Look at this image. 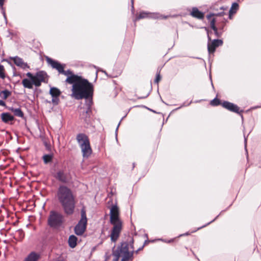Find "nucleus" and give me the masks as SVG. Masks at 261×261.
Segmentation results:
<instances>
[{
	"label": "nucleus",
	"instance_id": "obj_12",
	"mask_svg": "<svg viewBox=\"0 0 261 261\" xmlns=\"http://www.w3.org/2000/svg\"><path fill=\"white\" fill-rule=\"evenodd\" d=\"M222 106L225 108V109L233 112H236L237 113H240V108L238 107L237 105L228 102V101H224L222 103Z\"/></svg>",
	"mask_w": 261,
	"mask_h": 261
},
{
	"label": "nucleus",
	"instance_id": "obj_4",
	"mask_svg": "<svg viewBox=\"0 0 261 261\" xmlns=\"http://www.w3.org/2000/svg\"><path fill=\"white\" fill-rule=\"evenodd\" d=\"M76 140L81 149L83 156L84 158H89L92 150L88 137L84 134H79L76 136Z\"/></svg>",
	"mask_w": 261,
	"mask_h": 261
},
{
	"label": "nucleus",
	"instance_id": "obj_14",
	"mask_svg": "<svg viewBox=\"0 0 261 261\" xmlns=\"http://www.w3.org/2000/svg\"><path fill=\"white\" fill-rule=\"evenodd\" d=\"M55 177L58 180L64 183L67 182L68 180L67 175L63 171L57 172Z\"/></svg>",
	"mask_w": 261,
	"mask_h": 261
},
{
	"label": "nucleus",
	"instance_id": "obj_7",
	"mask_svg": "<svg viewBox=\"0 0 261 261\" xmlns=\"http://www.w3.org/2000/svg\"><path fill=\"white\" fill-rule=\"evenodd\" d=\"M48 224L51 227H56L61 225L63 222V216L57 212H50L48 218Z\"/></svg>",
	"mask_w": 261,
	"mask_h": 261
},
{
	"label": "nucleus",
	"instance_id": "obj_39",
	"mask_svg": "<svg viewBox=\"0 0 261 261\" xmlns=\"http://www.w3.org/2000/svg\"><path fill=\"white\" fill-rule=\"evenodd\" d=\"M135 163L133 164V168L135 167Z\"/></svg>",
	"mask_w": 261,
	"mask_h": 261
},
{
	"label": "nucleus",
	"instance_id": "obj_21",
	"mask_svg": "<svg viewBox=\"0 0 261 261\" xmlns=\"http://www.w3.org/2000/svg\"><path fill=\"white\" fill-rule=\"evenodd\" d=\"M76 242L77 238L75 236L71 235L69 237L68 239V244L69 246L71 248H73L76 246L77 244Z\"/></svg>",
	"mask_w": 261,
	"mask_h": 261
},
{
	"label": "nucleus",
	"instance_id": "obj_33",
	"mask_svg": "<svg viewBox=\"0 0 261 261\" xmlns=\"http://www.w3.org/2000/svg\"><path fill=\"white\" fill-rule=\"evenodd\" d=\"M219 21H220L223 23H225V22L226 21V20L224 18L221 17L220 18Z\"/></svg>",
	"mask_w": 261,
	"mask_h": 261
},
{
	"label": "nucleus",
	"instance_id": "obj_22",
	"mask_svg": "<svg viewBox=\"0 0 261 261\" xmlns=\"http://www.w3.org/2000/svg\"><path fill=\"white\" fill-rule=\"evenodd\" d=\"M50 94L52 97L59 96L60 95V90L55 87L51 88L49 91Z\"/></svg>",
	"mask_w": 261,
	"mask_h": 261
},
{
	"label": "nucleus",
	"instance_id": "obj_42",
	"mask_svg": "<svg viewBox=\"0 0 261 261\" xmlns=\"http://www.w3.org/2000/svg\"><path fill=\"white\" fill-rule=\"evenodd\" d=\"M245 143H246V139L245 140Z\"/></svg>",
	"mask_w": 261,
	"mask_h": 261
},
{
	"label": "nucleus",
	"instance_id": "obj_18",
	"mask_svg": "<svg viewBox=\"0 0 261 261\" xmlns=\"http://www.w3.org/2000/svg\"><path fill=\"white\" fill-rule=\"evenodd\" d=\"M22 84L25 88L30 89L33 88V85H34L32 80H30L28 79H24L22 80Z\"/></svg>",
	"mask_w": 261,
	"mask_h": 261
},
{
	"label": "nucleus",
	"instance_id": "obj_37",
	"mask_svg": "<svg viewBox=\"0 0 261 261\" xmlns=\"http://www.w3.org/2000/svg\"><path fill=\"white\" fill-rule=\"evenodd\" d=\"M130 242H131L132 243H133V242H134V240L133 239H131V240L130 241Z\"/></svg>",
	"mask_w": 261,
	"mask_h": 261
},
{
	"label": "nucleus",
	"instance_id": "obj_32",
	"mask_svg": "<svg viewBox=\"0 0 261 261\" xmlns=\"http://www.w3.org/2000/svg\"><path fill=\"white\" fill-rule=\"evenodd\" d=\"M161 77L160 76V73H158L156 74V78L154 80V82L156 84H158V83L159 82V81L161 80Z\"/></svg>",
	"mask_w": 261,
	"mask_h": 261
},
{
	"label": "nucleus",
	"instance_id": "obj_41",
	"mask_svg": "<svg viewBox=\"0 0 261 261\" xmlns=\"http://www.w3.org/2000/svg\"><path fill=\"white\" fill-rule=\"evenodd\" d=\"M81 117L82 118H83V114L81 115ZM85 117L84 118V119L85 118Z\"/></svg>",
	"mask_w": 261,
	"mask_h": 261
},
{
	"label": "nucleus",
	"instance_id": "obj_8",
	"mask_svg": "<svg viewBox=\"0 0 261 261\" xmlns=\"http://www.w3.org/2000/svg\"><path fill=\"white\" fill-rule=\"evenodd\" d=\"M110 223L111 224L122 223L119 218V208L117 205H113L110 210Z\"/></svg>",
	"mask_w": 261,
	"mask_h": 261
},
{
	"label": "nucleus",
	"instance_id": "obj_27",
	"mask_svg": "<svg viewBox=\"0 0 261 261\" xmlns=\"http://www.w3.org/2000/svg\"><path fill=\"white\" fill-rule=\"evenodd\" d=\"M5 0H0V9H2L3 15L5 19H6V15L5 11L3 8V5L4 3Z\"/></svg>",
	"mask_w": 261,
	"mask_h": 261
},
{
	"label": "nucleus",
	"instance_id": "obj_19",
	"mask_svg": "<svg viewBox=\"0 0 261 261\" xmlns=\"http://www.w3.org/2000/svg\"><path fill=\"white\" fill-rule=\"evenodd\" d=\"M39 255L35 252L31 253L24 261H37L39 259Z\"/></svg>",
	"mask_w": 261,
	"mask_h": 261
},
{
	"label": "nucleus",
	"instance_id": "obj_16",
	"mask_svg": "<svg viewBox=\"0 0 261 261\" xmlns=\"http://www.w3.org/2000/svg\"><path fill=\"white\" fill-rule=\"evenodd\" d=\"M190 14L193 17L198 19H203L204 17V14L199 11L198 9L196 7L192 8V10L190 13Z\"/></svg>",
	"mask_w": 261,
	"mask_h": 261
},
{
	"label": "nucleus",
	"instance_id": "obj_9",
	"mask_svg": "<svg viewBox=\"0 0 261 261\" xmlns=\"http://www.w3.org/2000/svg\"><path fill=\"white\" fill-rule=\"evenodd\" d=\"M113 227L110 234L111 240L112 242H115L118 239L122 228V223L112 224Z\"/></svg>",
	"mask_w": 261,
	"mask_h": 261
},
{
	"label": "nucleus",
	"instance_id": "obj_17",
	"mask_svg": "<svg viewBox=\"0 0 261 261\" xmlns=\"http://www.w3.org/2000/svg\"><path fill=\"white\" fill-rule=\"evenodd\" d=\"M1 117L2 121L5 123H8L14 119L13 116L9 113H3L1 114Z\"/></svg>",
	"mask_w": 261,
	"mask_h": 261
},
{
	"label": "nucleus",
	"instance_id": "obj_2",
	"mask_svg": "<svg viewBox=\"0 0 261 261\" xmlns=\"http://www.w3.org/2000/svg\"><path fill=\"white\" fill-rule=\"evenodd\" d=\"M57 197L65 213L67 215L72 214L75 201L72 191L65 186H61L57 191Z\"/></svg>",
	"mask_w": 261,
	"mask_h": 261
},
{
	"label": "nucleus",
	"instance_id": "obj_6",
	"mask_svg": "<svg viewBox=\"0 0 261 261\" xmlns=\"http://www.w3.org/2000/svg\"><path fill=\"white\" fill-rule=\"evenodd\" d=\"M26 75L32 80L36 87H39L42 82H44L46 73L43 71H40L36 73L35 75L31 72H28Z\"/></svg>",
	"mask_w": 261,
	"mask_h": 261
},
{
	"label": "nucleus",
	"instance_id": "obj_38",
	"mask_svg": "<svg viewBox=\"0 0 261 261\" xmlns=\"http://www.w3.org/2000/svg\"><path fill=\"white\" fill-rule=\"evenodd\" d=\"M223 27H224V25H222L221 27V29H223Z\"/></svg>",
	"mask_w": 261,
	"mask_h": 261
},
{
	"label": "nucleus",
	"instance_id": "obj_24",
	"mask_svg": "<svg viewBox=\"0 0 261 261\" xmlns=\"http://www.w3.org/2000/svg\"><path fill=\"white\" fill-rule=\"evenodd\" d=\"M238 8H239V5L236 3H233L232 4L231 8L229 10V13L230 14L235 13L236 12V11H237V10L238 9Z\"/></svg>",
	"mask_w": 261,
	"mask_h": 261
},
{
	"label": "nucleus",
	"instance_id": "obj_3",
	"mask_svg": "<svg viewBox=\"0 0 261 261\" xmlns=\"http://www.w3.org/2000/svg\"><path fill=\"white\" fill-rule=\"evenodd\" d=\"M133 247L132 244L123 242L113 251L114 261H128L132 259L133 254Z\"/></svg>",
	"mask_w": 261,
	"mask_h": 261
},
{
	"label": "nucleus",
	"instance_id": "obj_34",
	"mask_svg": "<svg viewBox=\"0 0 261 261\" xmlns=\"http://www.w3.org/2000/svg\"><path fill=\"white\" fill-rule=\"evenodd\" d=\"M0 106H5L6 103L3 101L2 100H0Z\"/></svg>",
	"mask_w": 261,
	"mask_h": 261
},
{
	"label": "nucleus",
	"instance_id": "obj_10",
	"mask_svg": "<svg viewBox=\"0 0 261 261\" xmlns=\"http://www.w3.org/2000/svg\"><path fill=\"white\" fill-rule=\"evenodd\" d=\"M151 17L154 18H160V19H166L167 16L160 15L157 13H151L146 12H141L139 15L136 17L137 20H139L142 18Z\"/></svg>",
	"mask_w": 261,
	"mask_h": 261
},
{
	"label": "nucleus",
	"instance_id": "obj_20",
	"mask_svg": "<svg viewBox=\"0 0 261 261\" xmlns=\"http://www.w3.org/2000/svg\"><path fill=\"white\" fill-rule=\"evenodd\" d=\"M8 109L11 112H12L14 114V115L17 117L21 118L23 117V113L20 108L15 109L13 107H10Z\"/></svg>",
	"mask_w": 261,
	"mask_h": 261
},
{
	"label": "nucleus",
	"instance_id": "obj_28",
	"mask_svg": "<svg viewBox=\"0 0 261 261\" xmlns=\"http://www.w3.org/2000/svg\"><path fill=\"white\" fill-rule=\"evenodd\" d=\"M210 103L212 106H217L220 104V101L218 98H215L211 101Z\"/></svg>",
	"mask_w": 261,
	"mask_h": 261
},
{
	"label": "nucleus",
	"instance_id": "obj_11",
	"mask_svg": "<svg viewBox=\"0 0 261 261\" xmlns=\"http://www.w3.org/2000/svg\"><path fill=\"white\" fill-rule=\"evenodd\" d=\"M223 41L221 40L215 39L212 42L208 43L207 45V49L210 54H213L215 51L216 47L222 45Z\"/></svg>",
	"mask_w": 261,
	"mask_h": 261
},
{
	"label": "nucleus",
	"instance_id": "obj_26",
	"mask_svg": "<svg viewBox=\"0 0 261 261\" xmlns=\"http://www.w3.org/2000/svg\"><path fill=\"white\" fill-rule=\"evenodd\" d=\"M4 70V66L0 64V78L2 79H4L6 77Z\"/></svg>",
	"mask_w": 261,
	"mask_h": 261
},
{
	"label": "nucleus",
	"instance_id": "obj_31",
	"mask_svg": "<svg viewBox=\"0 0 261 261\" xmlns=\"http://www.w3.org/2000/svg\"><path fill=\"white\" fill-rule=\"evenodd\" d=\"M59 96H55V97H53V98H52V102L54 104V105H58V103H59Z\"/></svg>",
	"mask_w": 261,
	"mask_h": 261
},
{
	"label": "nucleus",
	"instance_id": "obj_23",
	"mask_svg": "<svg viewBox=\"0 0 261 261\" xmlns=\"http://www.w3.org/2000/svg\"><path fill=\"white\" fill-rule=\"evenodd\" d=\"M11 93L9 91L5 90L0 92V96L3 99H6L11 95Z\"/></svg>",
	"mask_w": 261,
	"mask_h": 261
},
{
	"label": "nucleus",
	"instance_id": "obj_30",
	"mask_svg": "<svg viewBox=\"0 0 261 261\" xmlns=\"http://www.w3.org/2000/svg\"><path fill=\"white\" fill-rule=\"evenodd\" d=\"M20 239H22L24 237V232L21 229H19L17 231Z\"/></svg>",
	"mask_w": 261,
	"mask_h": 261
},
{
	"label": "nucleus",
	"instance_id": "obj_25",
	"mask_svg": "<svg viewBox=\"0 0 261 261\" xmlns=\"http://www.w3.org/2000/svg\"><path fill=\"white\" fill-rule=\"evenodd\" d=\"M53 155L51 154H45L43 156L44 162L46 164L50 162L52 160Z\"/></svg>",
	"mask_w": 261,
	"mask_h": 261
},
{
	"label": "nucleus",
	"instance_id": "obj_35",
	"mask_svg": "<svg viewBox=\"0 0 261 261\" xmlns=\"http://www.w3.org/2000/svg\"><path fill=\"white\" fill-rule=\"evenodd\" d=\"M132 7L134 8L133 4H134V0H132Z\"/></svg>",
	"mask_w": 261,
	"mask_h": 261
},
{
	"label": "nucleus",
	"instance_id": "obj_40",
	"mask_svg": "<svg viewBox=\"0 0 261 261\" xmlns=\"http://www.w3.org/2000/svg\"><path fill=\"white\" fill-rule=\"evenodd\" d=\"M81 117L82 118H83V114L81 115ZM85 117L84 118V119L85 118Z\"/></svg>",
	"mask_w": 261,
	"mask_h": 261
},
{
	"label": "nucleus",
	"instance_id": "obj_36",
	"mask_svg": "<svg viewBox=\"0 0 261 261\" xmlns=\"http://www.w3.org/2000/svg\"><path fill=\"white\" fill-rule=\"evenodd\" d=\"M184 235H188V233H187L186 234H184ZM184 236V234H180V236Z\"/></svg>",
	"mask_w": 261,
	"mask_h": 261
},
{
	"label": "nucleus",
	"instance_id": "obj_15",
	"mask_svg": "<svg viewBox=\"0 0 261 261\" xmlns=\"http://www.w3.org/2000/svg\"><path fill=\"white\" fill-rule=\"evenodd\" d=\"M215 15L218 16V14H210L207 15V18L210 21V24L211 28L215 31L216 34H217V29L215 26V23L217 21L216 20L214 16Z\"/></svg>",
	"mask_w": 261,
	"mask_h": 261
},
{
	"label": "nucleus",
	"instance_id": "obj_13",
	"mask_svg": "<svg viewBox=\"0 0 261 261\" xmlns=\"http://www.w3.org/2000/svg\"><path fill=\"white\" fill-rule=\"evenodd\" d=\"M11 59L13 61L15 64L17 66H19L23 69L29 68V66L28 65L27 63H25L21 58L17 56L12 57L11 58Z\"/></svg>",
	"mask_w": 261,
	"mask_h": 261
},
{
	"label": "nucleus",
	"instance_id": "obj_1",
	"mask_svg": "<svg viewBox=\"0 0 261 261\" xmlns=\"http://www.w3.org/2000/svg\"><path fill=\"white\" fill-rule=\"evenodd\" d=\"M46 60L53 68L58 70L59 73L67 76L65 80L67 83L72 84L71 97L79 100L92 96L93 86L87 80L74 74L70 70H64L65 64H62L49 57H46Z\"/></svg>",
	"mask_w": 261,
	"mask_h": 261
},
{
	"label": "nucleus",
	"instance_id": "obj_29",
	"mask_svg": "<svg viewBox=\"0 0 261 261\" xmlns=\"http://www.w3.org/2000/svg\"><path fill=\"white\" fill-rule=\"evenodd\" d=\"M90 112V109L88 108L86 111L83 112V115H86L85 118H84L85 121H87V118L89 117Z\"/></svg>",
	"mask_w": 261,
	"mask_h": 261
},
{
	"label": "nucleus",
	"instance_id": "obj_5",
	"mask_svg": "<svg viewBox=\"0 0 261 261\" xmlns=\"http://www.w3.org/2000/svg\"><path fill=\"white\" fill-rule=\"evenodd\" d=\"M87 224V219L86 212L84 210L81 211V218L74 227L75 233L78 236L82 235L86 230Z\"/></svg>",
	"mask_w": 261,
	"mask_h": 261
}]
</instances>
